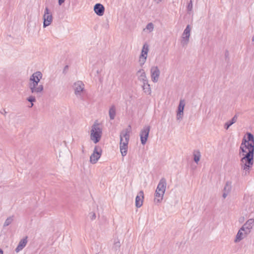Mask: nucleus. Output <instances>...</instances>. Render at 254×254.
Listing matches in <instances>:
<instances>
[{
	"label": "nucleus",
	"mask_w": 254,
	"mask_h": 254,
	"mask_svg": "<svg viewBox=\"0 0 254 254\" xmlns=\"http://www.w3.org/2000/svg\"><path fill=\"white\" fill-rule=\"evenodd\" d=\"M131 126L128 125L127 127L121 131L120 135V149L122 155L124 157L127 155L128 144L129 140V133L131 131Z\"/></svg>",
	"instance_id": "7ed1b4c3"
},
{
	"label": "nucleus",
	"mask_w": 254,
	"mask_h": 254,
	"mask_svg": "<svg viewBox=\"0 0 254 254\" xmlns=\"http://www.w3.org/2000/svg\"><path fill=\"white\" fill-rule=\"evenodd\" d=\"M150 130V127L149 126H146L141 130L140 132V137L141 143L142 145H145L147 142V139L149 136V133Z\"/></svg>",
	"instance_id": "1a4fd4ad"
},
{
	"label": "nucleus",
	"mask_w": 254,
	"mask_h": 254,
	"mask_svg": "<svg viewBox=\"0 0 254 254\" xmlns=\"http://www.w3.org/2000/svg\"><path fill=\"white\" fill-rule=\"evenodd\" d=\"M237 118V116L235 115L231 120L227 122L224 125L225 129L227 130L231 126L236 122Z\"/></svg>",
	"instance_id": "412c9836"
},
{
	"label": "nucleus",
	"mask_w": 254,
	"mask_h": 254,
	"mask_svg": "<svg viewBox=\"0 0 254 254\" xmlns=\"http://www.w3.org/2000/svg\"><path fill=\"white\" fill-rule=\"evenodd\" d=\"M148 50V46L146 44H144L141 50V55L140 56H141V57L145 56L146 57H147Z\"/></svg>",
	"instance_id": "393cba45"
},
{
	"label": "nucleus",
	"mask_w": 254,
	"mask_h": 254,
	"mask_svg": "<svg viewBox=\"0 0 254 254\" xmlns=\"http://www.w3.org/2000/svg\"><path fill=\"white\" fill-rule=\"evenodd\" d=\"M144 200L143 191H139L135 197V206L137 208L140 207L142 204Z\"/></svg>",
	"instance_id": "4468645a"
},
{
	"label": "nucleus",
	"mask_w": 254,
	"mask_h": 254,
	"mask_svg": "<svg viewBox=\"0 0 254 254\" xmlns=\"http://www.w3.org/2000/svg\"><path fill=\"white\" fill-rule=\"evenodd\" d=\"M0 113H1V114H3V113H4V112H0Z\"/></svg>",
	"instance_id": "a19ab883"
},
{
	"label": "nucleus",
	"mask_w": 254,
	"mask_h": 254,
	"mask_svg": "<svg viewBox=\"0 0 254 254\" xmlns=\"http://www.w3.org/2000/svg\"><path fill=\"white\" fill-rule=\"evenodd\" d=\"M27 100L31 103V107L33 106V102H36V98L33 96H30L27 98Z\"/></svg>",
	"instance_id": "c85d7f7f"
},
{
	"label": "nucleus",
	"mask_w": 254,
	"mask_h": 254,
	"mask_svg": "<svg viewBox=\"0 0 254 254\" xmlns=\"http://www.w3.org/2000/svg\"><path fill=\"white\" fill-rule=\"evenodd\" d=\"M229 191H224V193H223V195H222V196L224 198H225L226 197V196L228 195V192Z\"/></svg>",
	"instance_id": "72a5a7b5"
},
{
	"label": "nucleus",
	"mask_w": 254,
	"mask_h": 254,
	"mask_svg": "<svg viewBox=\"0 0 254 254\" xmlns=\"http://www.w3.org/2000/svg\"><path fill=\"white\" fill-rule=\"evenodd\" d=\"M224 56H225V59L226 62L227 63H229L230 62V57H229V52L228 50H226L225 51Z\"/></svg>",
	"instance_id": "cd10ccee"
},
{
	"label": "nucleus",
	"mask_w": 254,
	"mask_h": 254,
	"mask_svg": "<svg viewBox=\"0 0 254 254\" xmlns=\"http://www.w3.org/2000/svg\"><path fill=\"white\" fill-rule=\"evenodd\" d=\"M166 180L164 178H162L159 181L155 190H166Z\"/></svg>",
	"instance_id": "6ab92c4d"
},
{
	"label": "nucleus",
	"mask_w": 254,
	"mask_h": 254,
	"mask_svg": "<svg viewBox=\"0 0 254 254\" xmlns=\"http://www.w3.org/2000/svg\"><path fill=\"white\" fill-rule=\"evenodd\" d=\"M0 113H1V114H3V113H4V112H0Z\"/></svg>",
	"instance_id": "79ce46f5"
},
{
	"label": "nucleus",
	"mask_w": 254,
	"mask_h": 254,
	"mask_svg": "<svg viewBox=\"0 0 254 254\" xmlns=\"http://www.w3.org/2000/svg\"><path fill=\"white\" fill-rule=\"evenodd\" d=\"M247 139L244 138L242 140V142L240 147V156H243V154H246L248 152H249L251 146H252V150L253 148L254 152V136L251 132H247Z\"/></svg>",
	"instance_id": "20e7f679"
},
{
	"label": "nucleus",
	"mask_w": 254,
	"mask_h": 254,
	"mask_svg": "<svg viewBox=\"0 0 254 254\" xmlns=\"http://www.w3.org/2000/svg\"><path fill=\"white\" fill-rule=\"evenodd\" d=\"M12 221H13L12 217H8L6 219V220L5 221V222L4 223L3 227H6V226H7L9 225L11 223Z\"/></svg>",
	"instance_id": "a878e982"
},
{
	"label": "nucleus",
	"mask_w": 254,
	"mask_h": 254,
	"mask_svg": "<svg viewBox=\"0 0 254 254\" xmlns=\"http://www.w3.org/2000/svg\"><path fill=\"white\" fill-rule=\"evenodd\" d=\"M142 88L144 92L147 95H150L151 93V90L150 84L148 83V80L142 83Z\"/></svg>",
	"instance_id": "aec40b11"
},
{
	"label": "nucleus",
	"mask_w": 254,
	"mask_h": 254,
	"mask_svg": "<svg viewBox=\"0 0 254 254\" xmlns=\"http://www.w3.org/2000/svg\"><path fill=\"white\" fill-rule=\"evenodd\" d=\"M185 106L184 100H181L177 109V119L178 120H182L184 115V110Z\"/></svg>",
	"instance_id": "ddd939ff"
},
{
	"label": "nucleus",
	"mask_w": 254,
	"mask_h": 254,
	"mask_svg": "<svg viewBox=\"0 0 254 254\" xmlns=\"http://www.w3.org/2000/svg\"><path fill=\"white\" fill-rule=\"evenodd\" d=\"M74 94L77 96H81V92L84 90V84L81 81L75 82L73 85Z\"/></svg>",
	"instance_id": "9b49d317"
},
{
	"label": "nucleus",
	"mask_w": 254,
	"mask_h": 254,
	"mask_svg": "<svg viewBox=\"0 0 254 254\" xmlns=\"http://www.w3.org/2000/svg\"><path fill=\"white\" fill-rule=\"evenodd\" d=\"M114 245H115V247H119V248L121 246L120 243V242L119 241H115L114 242Z\"/></svg>",
	"instance_id": "473e14b6"
},
{
	"label": "nucleus",
	"mask_w": 254,
	"mask_h": 254,
	"mask_svg": "<svg viewBox=\"0 0 254 254\" xmlns=\"http://www.w3.org/2000/svg\"><path fill=\"white\" fill-rule=\"evenodd\" d=\"M252 41L253 42H254V36L252 37Z\"/></svg>",
	"instance_id": "58836bf2"
},
{
	"label": "nucleus",
	"mask_w": 254,
	"mask_h": 254,
	"mask_svg": "<svg viewBox=\"0 0 254 254\" xmlns=\"http://www.w3.org/2000/svg\"><path fill=\"white\" fill-rule=\"evenodd\" d=\"M137 75L138 76V79L142 83L146 82L148 80L145 71L143 69H140L137 72Z\"/></svg>",
	"instance_id": "f3484780"
},
{
	"label": "nucleus",
	"mask_w": 254,
	"mask_h": 254,
	"mask_svg": "<svg viewBox=\"0 0 254 254\" xmlns=\"http://www.w3.org/2000/svg\"><path fill=\"white\" fill-rule=\"evenodd\" d=\"M102 150L99 146H95L93 153L90 157V161L92 164H95L102 155Z\"/></svg>",
	"instance_id": "423d86ee"
},
{
	"label": "nucleus",
	"mask_w": 254,
	"mask_h": 254,
	"mask_svg": "<svg viewBox=\"0 0 254 254\" xmlns=\"http://www.w3.org/2000/svg\"><path fill=\"white\" fill-rule=\"evenodd\" d=\"M65 0H58V3L60 5H61L64 2Z\"/></svg>",
	"instance_id": "c9c22d12"
},
{
	"label": "nucleus",
	"mask_w": 254,
	"mask_h": 254,
	"mask_svg": "<svg viewBox=\"0 0 254 254\" xmlns=\"http://www.w3.org/2000/svg\"><path fill=\"white\" fill-rule=\"evenodd\" d=\"M192 9V2L190 0L187 6V10L188 12L191 11Z\"/></svg>",
	"instance_id": "7c9ffc66"
},
{
	"label": "nucleus",
	"mask_w": 254,
	"mask_h": 254,
	"mask_svg": "<svg viewBox=\"0 0 254 254\" xmlns=\"http://www.w3.org/2000/svg\"><path fill=\"white\" fill-rule=\"evenodd\" d=\"M243 236H244V234L243 233V230H241V229L240 228V229L238 231V232L236 236V238L234 240V242L235 243L240 242L243 239V238H244Z\"/></svg>",
	"instance_id": "b1692460"
},
{
	"label": "nucleus",
	"mask_w": 254,
	"mask_h": 254,
	"mask_svg": "<svg viewBox=\"0 0 254 254\" xmlns=\"http://www.w3.org/2000/svg\"><path fill=\"white\" fill-rule=\"evenodd\" d=\"M27 237H26L24 238H23L21 239L20 242H19L18 246L16 248L15 251L16 253H18L19 251L22 250L26 245V244L27 243Z\"/></svg>",
	"instance_id": "a211bd4d"
},
{
	"label": "nucleus",
	"mask_w": 254,
	"mask_h": 254,
	"mask_svg": "<svg viewBox=\"0 0 254 254\" xmlns=\"http://www.w3.org/2000/svg\"><path fill=\"white\" fill-rule=\"evenodd\" d=\"M193 160L197 164L199 161L200 160V158L201 157L200 152L199 150H194L193 153Z\"/></svg>",
	"instance_id": "5701e85b"
},
{
	"label": "nucleus",
	"mask_w": 254,
	"mask_h": 254,
	"mask_svg": "<svg viewBox=\"0 0 254 254\" xmlns=\"http://www.w3.org/2000/svg\"><path fill=\"white\" fill-rule=\"evenodd\" d=\"M190 30L191 27L190 25H188L182 34L181 43L182 46L184 47L186 46L189 42Z\"/></svg>",
	"instance_id": "0eeeda50"
},
{
	"label": "nucleus",
	"mask_w": 254,
	"mask_h": 254,
	"mask_svg": "<svg viewBox=\"0 0 254 254\" xmlns=\"http://www.w3.org/2000/svg\"><path fill=\"white\" fill-rule=\"evenodd\" d=\"M42 77V74L39 71L33 73L30 76L29 87L32 93L38 94L41 93L43 91V85L42 84L38 85Z\"/></svg>",
	"instance_id": "f03ea898"
},
{
	"label": "nucleus",
	"mask_w": 254,
	"mask_h": 254,
	"mask_svg": "<svg viewBox=\"0 0 254 254\" xmlns=\"http://www.w3.org/2000/svg\"><path fill=\"white\" fill-rule=\"evenodd\" d=\"M98 126V124L95 123L91 130L90 138L95 144L99 142L102 134V129Z\"/></svg>",
	"instance_id": "39448f33"
},
{
	"label": "nucleus",
	"mask_w": 254,
	"mask_h": 254,
	"mask_svg": "<svg viewBox=\"0 0 254 254\" xmlns=\"http://www.w3.org/2000/svg\"><path fill=\"white\" fill-rule=\"evenodd\" d=\"M68 65H65L64 66V70H63V73L64 74H65L66 71L67 69H68Z\"/></svg>",
	"instance_id": "f704fd0d"
},
{
	"label": "nucleus",
	"mask_w": 254,
	"mask_h": 254,
	"mask_svg": "<svg viewBox=\"0 0 254 254\" xmlns=\"http://www.w3.org/2000/svg\"><path fill=\"white\" fill-rule=\"evenodd\" d=\"M94 11L97 15L101 16L104 13L105 7L103 4L98 3L94 6Z\"/></svg>",
	"instance_id": "2eb2a0df"
},
{
	"label": "nucleus",
	"mask_w": 254,
	"mask_h": 254,
	"mask_svg": "<svg viewBox=\"0 0 254 254\" xmlns=\"http://www.w3.org/2000/svg\"><path fill=\"white\" fill-rule=\"evenodd\" d=\"M254 223V219H249L241 228V230L244 232L245 235H248L251 232Z\"/></svg>",
	"instance_id": "9d476101"
},
{
	"label": "nucleus",
	"mask_w": 254,
	"mask_h": 254,
	"mask_svg": "<svg viewBox=\"0 0 254 254\" xmlns=\"http://www.w3.org/2000/svg\"><path fill=\"white\" fill-rule=\"evenodd\" d=\"M90 214L91 215H90V219L92 220H93L95 219V218L96 217L95 213L91 212V213H90Z\"/></svg>",
	"instance_id": "2f4dec72"
},
{
	"label": "nucleus",
	"mask_w": 254,
	"mask_h": 254,
	"mask_svg": "<svg viewBox=\"0 0 254 254\" xmlns=\"http://www.w3.org/2000/svg\"><path fill=\"white\" fill-rule=\"evenodd\" d=\"M43 27L44 28L50 25L53 21V16L48 7H46L43 15Z\"/></svg>",
	"instance_id": "6e6552de"
},
{
	"label": "nucleus",
	"mask_w": 254,
	"mask_h": 254,
	"mask_svg": "<svg viewBox=\"0 0 254 254\" xmlns=\"http://www.w3.org/2000/svg\"><path fill=\"white\" fill-rule=\"evenodd\" d=\"M0 254H3V252L1 249L0 248Z\"/></svg>",
	"instance_id": "4c0bfd02"
},
{
	"label": "nucleus",
	"mask_w": 254,
	"mask_h": 254,
	"mask_svg": "<svg viewBox=\"0 0 254 254\" xmlns=\"http://www.w3.org/2000/svg\"><path fill=\"white\" fill-rule=\"evenodd\" d=\"M3 111L4 112V114L5 115L7 112L5 111V109H3Z\"/></svg>",
	"instance_id": "ea45409f"
},
{
	"label": "nucleus",
	"mask_w": 254,
	"mask_h": 254,
	"mask_svg": "<svg viewBox=\"0 0 254 254\" xmlns=\"http://www.w3.org/2000/svg\"><path fill=\"white\" fill-rule=\"evenodd\" d=\"M146 29L148 30L150 32L152 31L154 29L153 24L151 22L148 23L146 26Z\"/></svg>",
	"instance_id": "c756f323"
},
{
	"label": "nucleus",
	"mask_w": 254,
	"mask_h": 254,
	"mask_svg": "<svg viewBox=\"0 0 254 254\" xmlns=\"http://www.w3.org/2000/svg\"><path fill=\"white\" fill-rule=\"evenodd\" d=\"M109 114L110 120H113L115 119L116 114V109L115 105H113L110 107Z\"/></svg>",
	"instance_id": "4be33fe9"
},
{
	"label": "nucleus",
	"mask_w": 254,
	"mask_h": 254,
	"mask_svg": "<svg viewBox=\"0 0 254 254\" xmlns=\"http://www.w3.org/2000/svg\"><path fill=\"white\" fill-rule=\"evenodd\" d=\"M151 77L152 81L154 83L158 81L160 71L157 66H152L150 69Z\"/></svg>",
	"instance_id": "f8f14e48"
},
{
	"label": "nucleus",
	"mask_w": 254,
	"mask_h": 254,
	"mask_svg": "<svg viewBox=\"0 0 254 254\" xmlns=\"http://www.w3.org/2000/svg\"><path fill=\"white\" fill-rule=\"evenodd\" d=\"M154 202L155 204L161 203L165 191H155Z\"/></svg>",
	"instance_id": "dca6fc26"
},
{
	"label": "nucleus",
	"mask_w": 254,
	"mask_h": 254,
	"mask_svg": "<svg viewBox=\"0 0 254 254\" xmlns=\"http://www.w3.org/2000/svg\"><path fill=\"white\" fill-rule=\"evenodd\" d=\"M246 154H243V157L240 159V166L243 171L242 176H247L250 174L254 163V152L253 149H251ZM253 149V148H252Z\"/></svg>",
	"instance_id": "f257e3e1"
},
{
	"label": "nucleus",
	"mask_w": 254,
	"mask_h": 254,
	"mask_svg": "<svg viewBox=\"0 0 254 254\" xmlns=\"http://www.w3.org/2000/svg\"><path fill=\"white\" fill-rule=\"evenodd\" d=\"M147 57H141V56H139V63L140 64V65L141 66H142L144 64L146 61Z\"/></svg>",
	"instance_id": "bb28decb"
},
{
	"label": "nucleus",
	"mask_w": 254,
	"mask_h": 254,
	"mask_svg": "<svg viewBox=\"0 0 254 254\" xmlns=\"http://www.w3.org/2000/svg\"><path fill=\"white\" fill-rule=\"evenodd\" d=\"M228 182H227V183H226V186H225V187H224V189H223V190H226V189H227V186H228Z\"/></svg>",
	"instance_id": "e433bc0d"
}]
</instances>
